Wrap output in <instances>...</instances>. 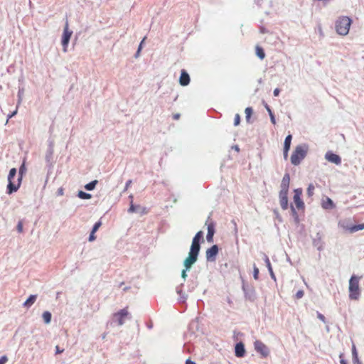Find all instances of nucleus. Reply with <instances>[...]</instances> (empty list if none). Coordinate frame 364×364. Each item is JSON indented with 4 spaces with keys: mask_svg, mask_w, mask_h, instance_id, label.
<instances>
[{
    "mask_svg": "<svg viewBox=\"0 0 364 364\" xmlns=\"http://www.w3.org/2000/svg\"><path fill=\"white\" fill-rule=\"evenodd\" d=\"M307 151L308 146L306 144L296 146L291 156V163L294 166L299 165L306 157Z\"/></svg>",
    "mask_w": 364,
    "mask_h": 364,
    "instance_id": "nucleus-1",
    "label": "nucleus"
},
{
    "mask_svg": "<svg viewBox=\"0 0 364 364\" xmlns=\"http://www.w3.org/2000/svg\"><path fill=\"white\" fill-rule=\"evenodd\" d=\"M16 175V168H12L8 176V185H7V193L11 194L16 192L21 186V176H19L17 181H14V177Z\"/></svg>",
    "mask_w": 364,
    "mask_h": 364,
    "instance_id": "nucleus-2",
    "label": "nucleus"
},
{
    "mask_svg": "<svg viewBox=\"0 0 364 364\" xmlns=\"http://www.w3.org/2000/svg\"><path fill=\"white\" fill-rule=\"evenodd\" d=\"M352 21L348 16H341L336 22V30L337 33L342 36L348 33Z\"/></svg>",
    "mask_w": 364,
    "mask_h": 364,
    "instance_id": "nucleus-3",
    "label": "nucleus"
},
{
    "mask_svg": "<svg viewBox=\"0 0 364 364\" xmlns=\"http://www.w3.org/2000/svg\"><path fill=\"white\" fill-rule=\"evenodd\" d=\"M360 294L359 278L352 276L349 281V298L351 300H358Z\"/></svg>",
    "mask_w": 364,
    "mask_h": 364,
    "instance_id": "nucleus-4",
    "label": "nucleus"
},
{
    "mask_svg": "<svg viewBox=\"0 0 364 364\" xmlns=\"http://www.w3.org/2000/svg\"><path fill=\"white\" fill-rule=\"evenodd\" d=\"M199 250L191 247L188 257L184 260V266L186 269H188L196 262Z\"/></svg>",
    "mask_w": 364,
    "mask_h": 364,
    "instance_id": "nucleus-5",
    "label": "nucleus"
},
{
    "mask_svg": "<svg viewBox=\"0 0 364 364\" xmlns=\"http://www.w3.org/2000/svg\"><path fill=\"white\" fill-rule=\"evenodd\" d=\"M73 31L69 29L68 21H66L65 25L63 30V33L62 36V45L63 47V51L67 52L68 46L70 41V39L72 36Z\"/></svg>",
    "mask_w": 364,
    "mask_h": 364,
    "instance_id": "nucleus-6",
    "label": "nucleus"
},
{
    "mask_svg": "<svg viewBox=\"0 0 364 364\" xmlns=\"http://www.w3.org/2000/svg\"><path fill=\"white\" fill-rule=\"evenodd\" d=\"M254 346L255 350L259 354H261L262 357L266 358L269 355V350L267 346L261 341L257 340L256 341H255Z\"/></svg>",
    "mask_w": 364,
    "mask_h": 364,
    "instance_id": "nucleus-7",
    "label": "nucleus"
},
{
    "mask_svg": "<svg viewBox=\"0 0 364 364\" xmlns=\"http://www.w3.org/2000/svg\"><path fill=\"white\" fill-rule=\"evenodd\" d=\"M205 225H207L208 228L206 240L208 242H212L213 241V235L215 234V224L209 217L205 222Z\"/></svg>",
    "mask_w": 364,
    "mask_h": 364,
    "instance_id": "nucleus-8",
    "label": "nucleus"
},
{
    "mask_svg": "<svg viewBox=\"0 0 364 364\" xmlns=\"http://www.w3.org/2000/svg\"><path fill=\"white\" fill-rule=\"evenodd\" d=\"M302 189L297 188L294 190V202L298 210L302 209L304 207V203L301 200Z\"/></svg>",
    "mask_w": 364,
    "mask_h": 364,
    "instance_id": "nucleus-9",
    "label": "nucleus"
},
{
    "mask_svg": "<svg viewBox=\"0 0 364 364\" xmlns=\"http://www.w3.org/2000/svg\"><path fill=\"white\" fill-rule=\"evenodd\" d=\"M129 315V311L127 308H124L117 313L114 314V317L116 318V320L118 322V324L119 326H122L124 323V318H127Z\"/></svg>",
    "mask_w": 364,
    "mask_h": 364,
    "instance_id": "nucleus-10",
    "label": "nucleus"
},
{
    "mask_svg": "<svg viewBox=\"0 0 364 364\" xmlns=\"http://www.w3.org/2000/svg\"><path fill=\"white\" fill-rule=\"evenodd\" d=\"M218 253V247L216 245H213L206 250L205 256L207 260L214 261Z\"/></svg>",
    "mask_w": 364,
    "mask_h": 364,
    "instance_id": "nucleus-11",
    "label": "nucleus"
},
{
    "mask_svg": "<svg viewBox=\"0 0 364 364\" xmlns=\"http://www.w3.org/2000/svg\"><path fill=\"white\" fill-rule=\"evenodd\" d=\"M288 191H280L279 192V203L281 208L283 210H286L288 208Z\"/></svg>",
    "mask_w": 364,
    "mask_h": 364,
    "instance_id": "nucleus-12",
    "label": "nucleus"
},
{
    "mask_svg": "<svg viewBox=\"0 0 364 364\" xmlns=\"http://www.w3.org/2000/svg\"><path fill=\"white\" fill-rule=\"evenodd\" d=\"M338 225L344 230H348L350 233L364 230V223L359 225H352L350 227L345 226L343 222H340Z\"/></svg>",
    "mask_w": 364,
    "mask_h": 364,
    "instance_id": "nucleus-13",
    "label": "nucleus"
},
{
    "mask_svg": "<svg viewBox=\"0 0 364 364\" xmlns=\"http://www.w3.org/2000/svg\"><path fill=\"white\" fill-rule=\"evenodd\" d=\"M203 233L202 231L198 232L194 236L191 247L200 250V240H203Z\"/></svg>",
    "mask_w": 364,
    "mask_h": 364,
    "instance_id": "nucleus-14",
    "label": "nucleus"
},
{
    "mask_svg": "<svg viewBox=\"0 0 364 364\" xmlns=\"http://www.w3.org/2000/svg\"><path fill=\"white\" fill-rule=\"evenodd\" d=\"M291 139H292V136L291 134H289L288 136H287L284 139V151L283 152H284V158L285 159H287L288 157V152L290 149Z\"/></svg>",
    "mask_w": 364,
    "mask_h": 364,
    "instance_id": "nucleus-15",
    "label": "nucleus"
},
{
    "mask_svg": "<svg viewBox=\"0 0 364 364\" xmlns=\"http://www.w3.org/2000/svg\"><path fill=\"white\" fill-rule=\"evenodd\" d=\"M235 354L237 358H242L245 355V346L242 342L237 343L235 347Z\"/></svg>",
    "mask_w": 364,
    "mask_h": 364,
    "instance_id": "nucleus-16",
    "label": "nucleus"
},
{
    "mask_svg": "<svg viewBox=\"0 0 364 364\" xmlns=\"http://www.w3.org/2000/svg\"><path fill=\"white\" fill-rule=\"evenodd\" d=\"M325 157L328 161L332 162L336 165H338L341 163V157L336 154L327 152Z\"/></svg>",
    "mask_w": 364,
    "mask_h": 364,
    "instance_id": "nucleus-17",
    "label": "nucleus"
},
{
    "mask_svg": "<svg viewBox=\"0 0 364 364\" xmlns=\"http://www.w3.org/2000/svg\"><path fill=\"white\" fill-rule=\"evenodd\" d=\"M179 82L182 86H186L190 82V77L187 72L184 70H181Z\"/></svg>",
    "mask_w": 364,
    "mask_h": 364,
    "instance_id": "nucleus-18",
    "label": "nucleus"
},
{
    "mask_svg": "<svg viewBox=\"0 0 364 364\" xmlns=\"http://www.w3.org/2000/svg\"><path fill=\"white\" fill-rule=\"evenodd\" d=\"M290 183V176L289 173L284 174L282 183H281V190L282 191H287L289 190V186Z\"/></svg>",
    "mask_w": 364,
    "mask_h": 364,
    "instance_id": "nucleus-19",
    "label": "nucleus"
},
{
    "mask_svg": "<svg viewBox=\"0 0 364 364\" xmlns=\"http://www.w3.org/2000/svg\"><path fill=\"white\" fill-rule=\"evenodd\" d=\"M322 207L324 209H332L335 207V205L333 204V200L331 198L326 197L322 201Z\"/></svg>",
    "mask_w": 364,
    "mask_h": 364,
    "instance_id": "nucleus-20",
    "label": "nucleus"
},
{
    "mask_svg": "<svg viewBox=\"0 0 364 364\" xmlns=\"http://www.w3.org/2000/svg\"><path fill=\"white\" fill-rule=\"evenodd\" d=\"M37 295L32 294L28 299L23 303V306L26 308L31 307L36 301Z\"/></svg>",
    "mask_w": 364,
    "mask_h": 364,
    "instance_id": "nucleus-21",
    "label": "nucleus"
},
{
    "mask_svg": "<svg viewBox=\"0 0 364 364\" xmlns=\"http://www.w3.org/2000/svg\"><path fill=\"white\" fill-rule=\"evenodd\" d=\"M256 54L262 60L265 57V53L263 48L258 46H256Z\"/></svg>",
    "mask_w": 364,
    "mask_h": 364,
    "instance_id": "nucleus-22",
    "label": "nucleus"
},
{
    "mask_svg": "<svg viewBox=\"0 0 364 364\" xmlns=\"http://www.w3.org/2000/svg\"><path fill=\"white\" fill-rule=\"evenodd\" d=\"M43 318L46 323H49L51 321V314L49 311H44L43 313Z\"/></svg>",
    "mask_w": 364,
    "mask_h": 364,
    "instance_id": "nucleus-23",
    "label": "nucleus"
},
{
    "mask_svg": "<svg viewBox=\"0 0 364 364\" xmlns=\"http://www.w3.org/2000/svg\"><path fill=\"white\" fill-rule=\"evenodd\" d=\"M97 183V181L95 180L91 181L90 183L86 184L85 186V188L87 191H92L95 188L96 184Z\"/></svg>",
    "mask_w": 364,
    "mask_h": 364,
    "instance_id": "nucleus-24",
    "label": "nucleus"
},
{
    "mask_svg": "<svg viewBox=\"0 0 364 364\" xmlns=\"http://www.w3.org/2000/svg\"><path fill=\"white\" fill-rule=\"evenodd\" d=\"M246 114V120L247 122H250V117L253 113V110L252 107H247L245 110Z\"/></svg>",
    "mask_w": 364,
    "mask_h": 364,
    "instance_id": "nucleus-25",
    "label": "nucleus"
},
{
    "mask_svg": "<svg viewBox=\"0 0 364 364\" xmlns=\"http://www.w3.org/2000/svg\"><path fill=\"white\" fill-rule=\"evenodd\" d=\"M77 196L81 199H90L92 197L90 193H87L82 191L78 192Z\"/></svg>",
    "mask_w": 364,
    "mask_h": 364,
    "instance_id": "nucleus-26",
    "label": "nucleus"
},
{
    "mask_svg": "<svg viewBox=\"0 0 364 364\" xmlns=\"http://www.w3.org/2000/svg\"><path fill=\"white\" fill-rule=\"evenodd\" d=\"M314 189H315V187L312 183L309 185V186L307 188V195L309 197H311L314 196Z\"/></svg>",
    "mask_w": 364,
    "mask_h": 364,
    "instance_id": "nucleus-27",
    "label": "nucleus"
},
{
    "mask_svg": "<svg viewBox=\"0 0 364 364\" xmlns=\"http://www.w3.org/2000/svg\"><path fill=\"white\" fill-rule=\"evenodd\" d=\"M240 123V116L239 114H236L234 118V125L238 126Z\"/></svg>",
    "mask_w": 364,
    "mask_h": 364,
    "instance_id": "nucleus-28",
    "label": "nucleus"
},
{
    "mask_svg": "<svg viewBox=\"0 0 364 364\" xmlns=\"http://www.w3.org/2000/svg\"><path fill=\"white\" fill-rule=\"evenodd\" d=\"M304 295V291L303 290H299L296 294H295V299H301Z\"/></svg>",
    "mask_w": 364,
    "mask_h": 364,
    "instance_id": "nucleus-29",
    "label": "nucleus"
},
{
    "mask_svg": "<svg viewBox=\"0 0 364 364\" xmlns=\"http://www.w3.org/2000/svg\"><path fill=\"white\" fill-rule=\"evenodd\" d=\"M101 225H102V222H101V221H98V222H97V223L94 225V226H93V228H92V232H96L98 230V229L100 228V226H101Z\"/></svg>",
    "mask_w": 364,
    "mask_h": 364,
    "instance_id": "nucleus-30",
    "label": "nucleus"
},
{
    "mask_svg": "<svg viewBox=\"0 0 364 364\" xmlns=\"http://www.w3.org/2000/svg\"><path fill=\"white\" fill-rule=\"evenodd\" d=\"M352 354H353V359L358 358L356 348L354 344H353V346H352Z\"/></svg>",
    "mask_w": 364,
    "mask_h": 364,
    "instance_id": "nucleus-31",
    "label": "nucleus"
},
{
    "mask_svg": "<svg viewBox=\"0 0 364 364\" xmlns=\"http://www.w3.org/2000/svg\"><path fill=\"white\" fill-rule=\"evenodd\" d=\"M16 228L19 233L23 232V222L21 220L18 221Z\"/></svg>",
    "mask_w": 364,
    "mask_h": 364,
    "instance_id": "nucleus-32",
    "label": "nucleus"
},
{
    "mask_svg": "<svg viewBox=\"0 0 364 364\" xmlns=\"http://www.w3.org/2000/svg\"><path fill=\"white\" fill-rule=\"evenodd\" d=\"M26 171V168L24 164L21 165V166L19 168V176H21V178L23 177V174Z\"/></svg>",
    "mask_w": 364,
    "mask_h": 364,
    "instance_id": "nucleus-33",
    "label": "nucleus"
},
{
    "mask_svg": "<svg viewBox=\"0 0 364 364\" xmlns=\"http://www.w3.org/2000/svg\"><path fill=\"white\" fill-rule=\"evenodd\" d=\"M95 232L91 231L90 237H89V241L92 242L96 239V236L95 235Z\"/></svg>",
    "mask_w": 364,
    "mask_h": 364,
    "instance_id": "nucleus-34",
    "label": "nucleus"
},
{
    "mask_svg": "<svg viewBox=\"0 0 364 364\" xmlns=\"http://www.w3.org/2000/svg\"><path fill=\"white\" fill-rule=\"evenodd\" d=\"M258 274H259V269L257 267H254V278L255 279H258Z\"/></svg>",
    "mask_w": 364,
    "mask_h": 364,
    "instance_id": "nucleus-35",
    "label": "nucleus"
},
{
    "mask_svg": "<svg viewBox=\"0 0 364 364\" xmlns=\"http://www.w3.org/2000/svg\"><path fill=\"white\" fill-rule=\"evenodd\" d=\"M8 360V358L6 355H4L0 358V364H5Z\"/></svg>",
    "mask_w": 364,
    "mask_h": 364,
    "instance_id": "nucleus-36",
    "label": "nucleus"
},
{
    "mask_svg": "<svg viewBox=\"0 0 364 364\" xmlns=\"http://www.w3.org/2000/svg\"><path fill=\"white\" fill-rule=\"evenodd\" d=\"M269 115L270 117V119H271L272 123L273 124H276V119H275L274 114L273 113H270Z\"/></svg>",
    "mask_w": 364,
    "mask_h": 364,
    "instance_id": "nucleus-37",
    "label": "nucleus"
},
{
    "mask_svg": "<svg viewBox=\"0 0 364 364\" xmlns=\"http://www.w3.org/2000/svg\"><path fill=\"white\" fill-rule=\"evenodd\" d=\"M343 357V354L341 353L339 355V358L341 359V360H340L341 364H348L346 360H345Z\"/></svg>",
    "mask_w": 364,
    "mask_h": 364,
    "instance_id": "nucleus-38",
    "label": "nucleus"
},
{
    "mask_svg": "<svg viewBox=\"0 0 364 364\" xmlns=\"http://www.w3.org/2000/svg\"><path fill=\"white\" fill-rule=\"evenodd\" d=\"M64 351L63 349L60 350L58 346H55V353L56 354L62 353Z\"/></svg>",
    "mask_w": 364,
    "mask_h": 364,
    "instance_id": "nucleus-39",
    "label": "nucleus"
},
{
    "mask_svg": "<svg viewBox=\"0 0 364 364\" xmlns=\"http://www.w3.org/2000/svg\"><path fill=\"white\" fill-rule=\"evenodd\" d=\"M279 92H280V90L279 88H276L274 90V95L275 97H277L279 95Z\"/></svg>",
    "mask_w": 364,
    "mask_h": 364,
    "instance_id": "nucleus-40",
    "label": "nucleus"
},
{
    "mask_svg": "<svg viewBox=\"0 0 364 364\" xmlns=\"http://www.w3.org/2000/svg\"><path fill=\"white\" fill-rule=\"evenodd\" d=\"M318 318L322 321H325V316L321 314H318Z\"/></svg>",
    "mask_w": 364,
    "mask_h": 364,
    "instance_id": "nucleus-41",
    "label": "nucleus"
},
{
    "mask_svg": "<svg viewBox=\"0 0 364 364\" xmlns=\"http://www.w3.org/2000/svg\"><path fill=\"white\" fill-rule=\"evenodd\" d=\"M186 269L182 271L181 277L185 279L187 277Z\"/></svg>",
    "mask_w": 364,
    "mask_h": 364,
    "instance_id": "nucleus-42",
    "label": "nucleus"
},
{
    "mask_svg": "<svg viewBox=\"0 0 364 364\" xmlns=\"http://www.w3.org/2000/svg\"><path fill=\"white\" fill-rule=\"evenodd\" d=\"M265 108H266V109L267 110V112H268L269 114L270 113H273V112H272V109H270V107H269V105H267V104L265 105Z\"/></svg>",
    "mask_w": 364,
    "mask_h": 364,
    "instance_id": "nucleus-43",
    "label": "nucleus"
},
{
    "mask_svg": "<svg viewBox=\"0 0 364 364\" xmlns=\"http://www.w3.org/2000/svg\"><path fill=\"white\" fill-rule=\"evenodd\" d=\"M353 364H362V363L360 361L359 358L353 359Z\"/></svg>",
    "mask_w": 364,
    "mask_h": 364,
    "instance_id": "nucleus-44",
    "label": "nucleus"
},
{
    "mask_svg": "<svg viewBox=\"0 0 364 364\" xmlns=\"http://www.w3.org/2000/svg\"><path fill=\"white\" fill-rule=\"evenodd\" d=\"M135 211V208H134V206L133 205V204L131 205L129 209V212L130 213H133Z\"/></svg>",
    "mask_w": 364,
    "mask_h": 364,
    "instance_id": "nucleus-45",
    "label": "nucleus"
},
{
    "mask_svg": "<svg viewBox=\"0 0 364 364\" xmlns=\"http://www.w3.org/2000/svg\"><path fill=\"white\" fill-rule=\"evenodd\" d=\"M186 364H196L195 362L191 360L190 359L186 360Z\"/></svg>",
    "mask_w": 364,
    "mask_h": 364,
    "instance_id": "nucleus-46",
    "label": "nucleus"
},
{
    "mask_svg": "<svg viewBox=\"0 0 364 364\" xmlns=\"http://www.w3.org/2000/svg\"><path fill=\"white\" fill-rule=\"evenodd\" d=\"M267 265L269 267V270L272 272L271 264H270V262H269V260L268 258H267Z\"/></svg>",
    "mask_w": 364,
    "mask_h": 364,
    "instance_id": "nucleus-47",
    "label": "nucleus"
},
{
    "mask_svg": "<svg viewBox=\"0 0 364 364\" xmlns=\"http://www.w3.org/2000/svg\"><path fill=\"white\" fill-rule=\"evenodd\" d=\"M145 38H144V39L142 40V41H141V43H140V45H139V49H138V52L141 50V45H142V43H144V41H145Z\"/></svg>",
    "mask_w": 364,
    "mask_h": 364,
    "instance_id": "nucleus-48",
    "label": "nucleus"
},
{
    "mask_svg": "<svg viewBox=\"0 0 364 364\" xmlns=\"http://www.w3.org/2000/svg\"><path fill=\"white\" fill-rule=\"evenodd\" d=\"M17 113V109L11 114L9 115V117H12L13 116H14Z\"/></svg>",
    "mask_w": 364,
    "mask_h": 364,
    "instance_id": "nucleus-49",
    "label": "nucleus"
},
{
    "mask_svg": "<svg viewBox=\"0 0 364 364\" xmlns=\"http://www.w3.org/2000/svg\"><path fill=\"white\" fill-rule=\"evenodd\" d=\"M291 211H292L293 214L294 215L296 214L295 208L292 205L291 206Z\"/></svg>",
    "mask_w": 364,
    "mask_h": 364,
    "instance_id": "nucleus-50",
    "label": "nucleus"
},
{
    "mask_svg": "<svg viewBox=\"0 0 364 364\" xmlns=\"http://www.w3.org/2000/svg\"><path fill=\"white\" fill-rule=\"evenodd\" d=\"M179 116H180V115H179L178 114H175V115L173 116V118H174L175 119H178L179 118Z\"/></svg>",
    "mask_w": 364,
    "mask_h": 364,
    "instance_id": "nucleus-51",
    "label": "nucleus"
},
{
    "mask_svg": "<svg viewBox=\"0 0 364 364\" xmlns=\"http://www.w3.org/2000/svg\"><path fill=\"white\" fill-rule=\"evenodd\" d=\"M132 183V181H128L127 182V183H126V187H128V186L130 185V183Z\"/></svg>",
    "mask_w": 364,
    "mask_h": 364,
    "instance_id": "nucleus-52",
    "label": "nucleus"
},
{
    "mask_svg": "<svg viewBox=\"0 0 364 364\" xmlns=\"http://www.w3.org/2000/svg\"><path fill=\"white\" fill-rule=\"evenodd\" d=\"M59 193H60V195H63V190L62 188H60V189L59 190Z\"/></svg>",
    "mask_w": 364,
    "mask_h": 364,
    "instance_id": "nucleus-53",
    "label": "nucleus"
}]
</instances>
